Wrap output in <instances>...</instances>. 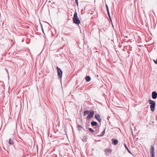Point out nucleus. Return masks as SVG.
Returning <instances> with one entry per match:
<instances>
[{
    "label": "nucleus",
    "instance_id": "7ed1b4c3",
    "mask_svg": "<svg viewBox=\"0 0 157 157\" xmlns=\"http://www.w3.org/2000/svg\"><path fill=\"white\" fill-rule=\"evenodd\" d=\"M57 70L58 76L59 79H61L62 77V71L58 67H57Z\"/></svg>",
    "mask_w": 157,
    "mask_h": 157
},
{
    "label": "nucleus",
    "instance_id": "6e6552de",
    "mask_svg": "<svg viewBox=\"0 0 157 157\" xmlns=\"http://www.w3.org/2000/svg\"><path fill=\"white\" fill-rule=\"evenodd\" d=\"M112 144L114 145H116L118 143V140L115 139H112Z\"/></svg>",
    "mask_w": 157,
    "mask_h": 157
},
{
    "label": "nucleus",
    "instance_id": "6ab92c4d",
    "mask_svg": "<svg viewBox=\"0 0 157 157\" xmlns=\"http://www.w3.org/2000/svg\"><path fill=\"white\" fill-rule=\"evenodd\" d=\"M107 13H108V16H109V18H110V13H109V11H108L107 12Z\"/></svg>",
    "mask_w": 157,
    "mask_h": 157
},
{
    "label": "nucleus",
    "instance_id": "aec40b11",
    "mask_svg": "<svg viewBox=\"0 0 157 157\" xmlns=\"http://www.w3.org/2000/svg\"><path fill=\"white\" fill-rule=\"evenodd\" d=\"M75 2L77 5L78 6V0H75Z\"/></svg>",
    "mask_w": 157,
    "mask_h": 157
},
{
    "label": "nucleus",
    "instance_id": "412c9836",
    "mask_svg": "<svg viewBox=\"0 0 157 157\" xmlns=\"http://www.w3.org/2000/svg\"><path fill=\"white\" fill-rule=\"evenodd\" d=\"M5 69L6 71V72H7V74H8V70L7 69H6V68H5Z\"/></svg>",
    "mask_w": 157,
    "mask_h": 157
},
{
    "label": "nucleus",
    "instance_id": "f03ea898",
    "mask_svg": "<svg viewBox=\"0 0 157 157\" xmlns=\"http://www.w3.org/2000/svg\"><path fill=\"white\" fill-rule=\"evenodd\" d=\"M148 102L149 104L151 105H150V108L152 112L154 111L155 110V102L151 99H149L148 101Z\"/></svg>",
    "mask_w": 157,
    "mask_h": 157
},
{
    "label": "nucleus",
    "instance_id": "2eb2a0df",
    "mask_svg": "<svg viewBox=\"0 0 157 157\" xmlns=\"http://www.w3.org/2000/svg\"><path fill=\"white\" fill-rule=\"evenodd\" d=\"M105 130H104L100 135H98V136L100 137H101L103 136L105 133Z\"/></svg>",
    "mask_w": 157,
    "mask_h": 157
},
{
    "label": "nucleus",
    "instance_id": "f3484780",
    "mask_svg": "<svg viewBox=\"0 0 157 157\" xmlns=\"http://www.w3.org/2000/svg\"><path fill=\"white\" fill-rule=\"evenodd\" d=\"M111 150L110 149H107V150H106V151L107 152H109V153H111Z\"/></svg>",
    "mask_w": 157,
    "mask_h": 157
},
{
    "label": "nucleus",
    "instance_id": "423d86ee",
    "mask_svg": "<svg viewBox=\"0 0 157 157\" xmlns=\"http://www.w3.org/2000/svg\"><path fill=\"white\" fill-rule=\"evenodd\" d=\"M152 97L153 99H155L157 98V93L155 91H153L152 93Z\"/></svg>",
    "mask_w": 157,
    "mask_h": 157
},
{
    "label": "nucleus",
    "instance_id": "39448f33",
    "mask_svg": "<svg viewBox=\"0 0 157 157\" xmlns=\"http://www.w3.org/2000/svg\"><path fill=\"white\" fill-rule=\"evenodd\" d=\"M94 114V111H90V112L88 115L87 117V119L88 120H89L91 118L93 117Z\"/></svg>",
    "mask_w": 157,
    "mask_h": 157
},
{
    "label": "nucleus",
    "instance_id": "f8f14e48",
    "mask_svg": "<svg viewBox=\"0 0 157 157\" xmlns=\"http://www.w3.org/2000/svg\"><path fill=\"white\" fill-rule=\"evenodd\" d=\"M124 146L125 147V148L127 150V151L130 154H131V152H130V150H129V149L128 147L127 146H126V144H124Z\"/></svg>",
    "mask_w": 157,
    "mask_h": 157
},
{
    "label": "nucleus",
    "instance_id": "dca6fc26",
    "mask_svg": "<svg viewBox=\"0 0 157 157\" xmlns=\"http://www.w3.org/2000/svg\"><path fill=\"white\" fill-rule=\"evenodd\" d=\"M89 130L91 132H92V133H94V132H95V131L93 129H92L91 128H89Z\"/></svg>",
    "mask_w": 157,
    "mask_h": 157
},
{
    "label": "nucleus",
    "instance_id": "4468645a",
    "mask_svg": "<svg viewBox=\"0 0 157 157\" xmlns=\"http://www.w3.org/2000/svg\"><path fill=\"white\" fill-rule=\"evenodd\" d=\"M91 125L92 126H95L97 125V123L95 121H92L91 123Z\"/></svg>",
    "mask_w": 157,
    "mask_h": 157
},
{
    "label": "nucleus",
    "instance_id": "a211bd4d",
    "mask_svg": "<svg viewBox=\"0 0 157 157\" xmlns=\"http://www.w3.org/2000/svg\"><path fill=\"white\" fill-rule=\"evenodd\" d=\"M105 6H106V10H107V12H108V11H109V10L108 6L107 4H106L105 5Z\"/></svg>",
    "mask_w": 157,
    "mask_h": 157
},
{
    "label": "nucleus",
    "instance_id": "20e7f679",
    "mask_svg": "<svg viewBox=\"0 0 157 157\" xmlns=\"http://www.w3.org/2000/svg\"><path fill=\"white\" fill-rule=\"evenodd\" d=\"M150 154L151 157H155V149L154 147L152 146H151Z\"/></svg>",
    "mask_w": 157,
    "mask_h": 157
},
{
    "label": "nucleus",
    "instance_id": "4be33fe9",
    "mask_svg": "<svg viewBox=\"0 0 157 157\" xmlns=\"http://www.w3.org/2000/svg\"><path fill=\"white\" fill-rule=\"evenodd\" d=\"M109 19L111 21V22H112V20H111V17H110V18H109Z\"/></svg>",
    "mask_w": 157,
    "mask_h": 157
},
{
    "label": "nucleus",
    "instance_id": "1a4fd4ad",
    "mask_svg": "<svg viewBox=\"0 0 157 157\" xmlns=\"http://www.w3.org/2000/svg\"><path fill=\"white\" fill-rule=\"evenodd\" d=\"M77 127L78 130L79 131L82 130L83 129V127L81 126V125H78Z\"/></svg>",
    "mask_w": 157,
    "mask_h": 157
},
{
    "label": "nucleus",
    "instance_id": "0eeeda50",
    "mask_svg": "<svg viewBox=\"0 0 157 157\" xmlns=\"http://www.w3.org/2000/svg\"><path fill=\"white\" fill-rule=\"evenodd\" d=\"M95 117L99 122H100L101 121V119L100 116L98 114H96L95 115Z\"/></svg>",
    "mask_w": 157,
    "mask_h": 157
},
{
    "label": "nucleus",
    "instance_id": "f257e3e1",
    "mask_svg": "<svg viewBox=\"0 0 157 157\" xmlns=\"http://www.w3.org/2000/svg\"><path fill=\"white\" fill-rule=\"evenodd\" d=\"M73 20V22L75 24L79 25L80 22V21L77 17V14L76 11H75L74 14Z\"/></svg>",
    "mask_w": 157,
    "mask_h": 157
},
{
    "label": "nucleus",
    "instance_id": "ddd939ff",
    "mask_svg": "<svg viewBox=\"0 0 157 157\" xmlns=\"http://www.w3.org/2000/svg\"><path fill=\"white\" fill-rule=\"evenodd\" d=\"M90 112V110H86L85 111L84 113V114L83 115V116H85L86 115H87L89 114Z\"/></svg>",
    "mask_w": 157,
    "mask_h": 157
},
{
    "label": "nucleus",
    "instance_id": "9b49d317",
    "mask_svg": "<svg viewBox=\"0 0 157 157\" xmlns=\"http://www.w3.org/2000/svg\"><path fill=\"white\" fill-rule=\"evenodd\" d=\"M85 79L86 81L87 82H89L91 80V78L89 76H86Z\"/></svg>",
    "mask_w": 157,
    "mask_h": 157
},
{
    "label": "nucleus",
    "instance_id": "9d476101",
    "mask_svg": "<svg viewBox=\"0 0 157 157\" xmlns=\"http://www.w3.org/2000/svg\"><path fill=\"white\" fill-rule=\"evenodd\" d=\"M8 143L10 145H12L13 144V140L10 138L9 140Z\"/></svg>",
    "mask_w": 157,
    "mask_h": 157
}]
</instances>
